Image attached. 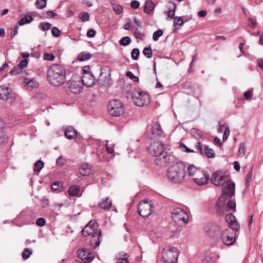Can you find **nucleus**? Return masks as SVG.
<instances>
[{
  "label": "nucleus",
  "mask_w": 263,
  "mask_h": 263,
  "mask_svg": "<svg viewBox=\"0 0 263 263\" xmlns=\"http://www.w3.org/2000/svg\"><path fill=\"white\" fill-rule=\"evenodd\" d=\"M151 133L154 137L160 136L162 133V130L160 124L157 122H154L151 128Z\"/></svg>",
  "instance_id": "obj_22"
},
{
  "label": "nucleus",
  "mask_w": 263,
  "mask_h": 263,
  "mask_svg": "<svg viewBox=\"0 0 263 263\" xmlns=\"http://www.w3.org/2000/svg\"><path fill=\"white\" fill-rule=\"evenodd\" d=\"M235 187V183L230 179L223 182L222 194L216 204L217 211L220 215H223L224 214L226 200L231 198L234 195Z\"/></svg>",
  "instance_id": "obj_3"
},
{
  "label": "nucleus",
  "mask_w": 263,
  "mask_h": 263,
  "mask_svg": "<svg viewBox=\"0 0 263 263\" xmlns=\"http://www.w3.org/2000/svg\"><path fill=\"white\" fill-rule=\"evenodd\" d=\"M15 99V95L9 91V87L0 86V99L9 100L12 102Z\"/></svg>",
  "instance_id": "obj_17"
},
{
  "label": "nucleus",
  "mask_w": 263,
  "mask_h": 263,
  "mask_svg": "<svg viewBox=\"0 0 263 263\" xmlns=\"http://www.w3.org/2000/svg\"><path fill=\"white\" fill-rule=\"evenodd\" d=\"M148 150L151 155L155 157V161L157 165L165 166L170 162V156L164 151L162 143L154 142L149 145Z\"/></svg>",
  "instance_id": "obj_1"
},
{
  "label": "nucleus",
  "mask_w": 263,
  "mask_h": 263,
  "mask_svg": "<svg viewBox=\"0 0 263 263\" xmlns=\"http://www.w3.org/2000/svg\"><path fill=\"white\" fill-rule=\"evenodd\" d=\"M155 8V5L153 2L151 0L146 1L144 4V12L147 14H150L153 12Z\"/></svg>",
  "instance_id": "obj_23"
},
{
  "label": "nucleus",
  "mask_w": 263,
  "mask_h": 263,
  "mask_svg": "<svg viewBox=\"0 0 263 263\" xmlns=\"http://www.w3.org/2000/svg\"><path fill=\"white\" fill-rule=\"evenodd\" d=\"M80 192V188L77 185H74L70 187L68 190L69 194L71 196H76Z\"/></svg>",
  "instance_id": "obj_32"
},
{
  "label": "nucleus",
  "mask_w": 263,
  "mask_h": 263,
  "mask_svg": "<svg viewBox=\"0 0 263 263\" xmlns=\"http://www.w3.org/2000/svg\"><path fill=\"white\" fill-rule=\"evenodd\" d=\"M24 86L28 90L32 91L39 86V83L34 78H26L23 82Z\"/></svg>",
  "instance_id": "obj_18"
},
{
  "label": "nucleus",
  "mask_w": 263,
  "mask_h": 263,
  "mask_svg": "<svg viewBox=\"0 0 263 263\" xmlns=\"http://www.w3.org/2000/svg\"><path fill=\"white\" fill-rule=\"evenodd\" d=\"M112 205L111 200L109 198H106L104 200L99 203V205L102 209L104 210H108Z\"/></svg>",
  "instance_id": "obj_26"
},
{
  "label": "nucleus",
  "mask_w": 263,
  "mask_h": 263,
  "mask_svg": "<svg viewBox=\"0 0 263 263\" xmlns=\"http://www.w3.org/2000/svg\"><path fill=\"white\" fill-rule=\"evenodd\" d=\"M196 148L199 152L201 154H203V151L202 149V147L200 142H198L195 145Z\"/></svg>",
  "instance_id": "obj_60"
},
{
  "label": "nucleus",
  "mask_w": 263,
  "mask_h": 263,
  "mask_svg": "<svg viewBox=\"0 0 263 263\" xmlns=\"http://www.w3.org/2000/svg\"><path fill=\"white\" fill-rule=\"evenodd\" d=\"M179 256L178 249L175 247H166L164 248L162 253V258L164 263H175Z\"/></svg>",
  "instance_id": "obj_7"
},
{
  "label": "nucleus",
  "mask_w": 263,
  "mask_h": 263,
  "mask_svg": "<svg viewBox=\"0 0 263 263\" xmlns=\"http://www.w3.org/2000/svg\"><path fill=\"white\" fill-rule=\"evenodd\" d=\"M65 136L69 139L76 138L77 136V132L71 126L65 127L64 129Z\"/></svg>",
  "instance_id": "obj_20"
},
{
  "label": "nucleus",
  "mask_w": 263,
  "mask_h": 263,
  "mask_svg": "<svg viewBox=\"0 0 263 263\" xmlns=\"http://www.w3.org/2000/svg\"><path fill=\"white\" fill-rule=\"evenodd\" d=\"M172 218L174 222L180 226L185 224L189 222L187 213L181 208H175L172 212Z\"/></svg>",
  "instance_id": "obj_8"
},
{
  "label": "nucleus",
  "mask_w": 263,
  "mask_h": 263,
  "mask_svg": "<svg viewBox=\"0 0 263 263\" xmlns=\"http://www.w3.org/2000/svg\"><path fill=\"white\" fill-rule=\"evenodd\" d=\"M154 206L152 203L148 202L147 200H144L138 204V212L139 214L143 217H147L153 212Z\"/></svg>",
  "instance_id": "obj_10"
},
{
  "label": "nucleus",
  "mask_w": 263,
  "mask_h": 263,
  "mask_svg": "<svg viewBox=\"0 0 263 263\" xmlns=\"http://www.w3.org/2000/svg\"><path fill=\"white\" fill-rule=\"evenodd\" d=\"M22 69L17 65L15 66L10 71L11 75H15L21 72Z\"/></svg>",
  "instance_id": "obj_53"
},
{
  "label": "nucleus",
  "mask_w": 263,
  "mask_h": 263,
  "mask_svg": "<svg viewBox=\"0 0 263 263\" xmlns=\"http://www.w3.org/2000/svg\"><path fill=\"white\" fill-rule=\"evenodd\" d=\"M140 52L138 49L134 48L132 51V58L134 60H137L139 58Z\"/></svg>",
  "instance_id": "obj_47"
},
{
  "label": "nucleus",
  "mask_w": 263,
  "mask_h": 263,
  "mask_svg": "<svg viewBox=\"0 0 263 263\" xmlns=\"http://www.w3.org/2000/svg\"><path fill=\"white\" fill-rule=\"evenodd\" d=\"M126 76L131 79L134 82H137L139 81V78L135 76L132 72L127 71L126 73Z\"/></svg>",
  "instance_id": "obj_49"
},
{
  "label": "nucleus",
  "mask_w": 263,
  "mask_h": 263,
  "mask_svg": "<svg viewBox=\"0 0 263 263\" xmlns=\"http://www.w3.org/2000/svg\"><path fill=\"white\" fill-rule=\"evenodd\" d=\"M186 176V166L181 162H173L167 172V178L173 183H182Z\"/></svg>",
  "instance_id": "obj_2"
},
{
  "label": "nucleus",
  "mask_w": 263,
  "mask_h": 263,
  "mask_svg": "<svg viewBox=\"0 0 263 263\" xmlns=\"http://www.w3.org/2000/svg\"><path fill=\"white\" fill-rule=\"evenodd\" d=\"M94 259V255L89 250L83 248V263H90Z\"/></svg>",
  "instance_id": "obj_24"
},
{
  "label": "nucleus",
  "mask_w": 263,
  "mask_h": 263,
  "mask_svg": "<svg viewBox=\"0 0 263 263\" xmlns=\"http://www.w3.org/2000/svg\"><path fill=\"white\" fill-rule=\"evenodd\" d=\"M95 78L90 71L89 66L83 67V85L91 87L94 85Z\"/></svg>",
  "instance_id": "obj_11"
},
{
  "label": "nucleus",
  "mask_w": 263,
  "mask_h": 263,
  "mask_svg": "<svg viewBox=\"0 0 263 263\" xmlns=\"http://www.w3.org/2000/svg\"><path fill=\"white\" fill-rule=\"evenodd\" d=\"M91 173L90 166L87 163H83V176H88Z\"/></svg>",
  "instance_id": "obj_37"
},
{
  "label": "nucleus",
  "mask_w": 263,
  "mask_h": 263,
  "mask_svg": "<svg viewBox=\"0 0 263 263\" xmlns=\"http://www.w3.org/2000/svg\"><path fill=\"white\" fill-rule=\"evenodd\" d=\"M143 54L147 58L150 59L153 56V51L151 47H145L143 50Z\"/></svg>",
  "instance_id": "obj_36"
},
{
  "label": "nucleus",
  "mask_w": 263,
  "mask_h": 263,
  "mask_svg": "<svg viewBox=\"0 0 263 263\" xmlns=\"http://www.w3.org/2000/svg\"><path fill=\"white\" fill-rule=\"evenodd\" d=\"M51 33L53 36L58 37L61 34V31L58 28L54 27L51 29Z\"/></svg>",
  "instance_id": "obj_54"
},
{
  "label": "nucleus",
  "mask_w": 263,
  "mask_h": 263,
  "mask_svg": "<svg viewBox=\"0 0 263 263\" xmlns=\"http://www.w3.org/2000/svg\"><path fill=\"white\" fill-rule=\"evenodd\" d=\"M35 6L38 9H43L46 6V0H36Z\"/></svg>",
  "instance_id": "obj_40"
},
{
  "label": "nucleus",
  "mask_w": 263,
  "mask_h": 263,
  "mask_svg": "<svg viewBox=\"0 0 263 263\" xmlns=\"http://www.w3.org/2000/svg\"><path fill=\"white\" fill-rule=\"evenodd\" d=\"M209 179V176L206 171L200 170L192 179L198 185L206 184Z\"/></svg>",
  "instance_id": "obj_14"
},
{
  "label": "nucleus",
  "mask_w": 263,
  "mask_h": 263,
  "mask_svg": "<svg viewBox=\"0 0 263 263\" xmlns=\"http://www.w3.org/2000/svg\"><path fill=\"white\" fill-rule=\"evenodd\" d=\"M134 34L136 39H140L141 40H142L145 36V34L144 33L139 31L137 29L135 30Z\"/></svg>",
  "instance_id": "obj_48"
},
{
  "label": "nucleus",
  "mask_w": 263,
  "mask_h": 263,
  "mask_svg": "<svg viewBox=\"0 0 263 263\" xmlns=\"http://www.w3.org/2000/svg\"><path fill=\"white\" fill-rule=\"evenodd\" d=\"M31 254V252L28 248H26L22 253V257L26 259L29 257Z\"/></svg>",
  "instance_id": "obj_51"
},
{
  "label": "nucleus",
  "mask_w": 263,
  "mask_h": 263,
  "mask_svg": "<svg viewBox=\"0 0 263 263\" xmlns=\"http://www.w3.org/2000/svg\"><path fill=\"white\" fill-rule=\"evenodd\" d=\"M223 228L216 224H211L204 228V231L211 237H214L220 233L223 230Z\"/></svg>",
  "instance_id": "obj_16"
},
{
  "label": "nucleus",
  "mask_w": 263,
  "mask_h": 263,
  "mask_svg": "<svg viewBox=\"0 0 263 263\" xmlns=\"http://www.w3.org/2000/svg\"><path fill=\"white\" fill-rule=\"evenodd\" d=\"M98 81L101 85L109 86L111 84V79L110 74L104 77L103 73L101 72Z\"/></svg>",
  "instance_id": "obj_21"
},
{
  "label": "nucleus",
  "mask_w": 263,
  "mask_h": 263,
  "mask_svg": "<svg viewBox=\"0 0 263 263\" xmlns=\"http://www.w3.org/2000/svg\"><path fill=\"white\" fill-rule=\"evenodd\" d=\"M108 110L109 114L113 116L118 117L122 115L124 112L123 104L119 100L110 101L108 106Z\"/></svg>",
  "instance_id": "obj_9"
},
{
  "label": "nucleus",
  "mask_w": 263,
  "mask_h": 263,
  "mask_svg": "<svg viewBox=\"0 0 263 263\" xmlns=\"http://www.w3.org/2000/svg\"><path fill=\"white\" fill-rule=\"evenodd\" d=\"M100 230L97 229V223L95 220H90L83 228V236H91L98 233Z\"/></svg>",
  "instance_id": "obj_15"
},
{
  "label": "nucleus",
  "mask_w": 263,
  "mask_h": 263,
  "mask_svg": "<svg viewBox=\"0 0 263 263\" xmlns=\"http://www.w3.org/2000/svg\"><path fill=\"white\" fill-rule=\"evenodd\" d=\"M170 4H172L173 6V10H169L167 11H166L165 13H167L168 17L172 19L174 18L175 14V11L177 7V5L172 2H170Z\"/></svg>",
  "instance_id": "obj_33"
},
{
  "label": "nucleus",
  "mask_w": 263,
  "mask_h": 263,
  "mask_svg": "<svg viewBox=\"0 0 263 263\" xmlns=\"http://www.w3.org/2000/svg\"><path fill=\"white\" fill-rule=\"evenodd\" d=\"M183 24L184 21L181 17L177 16L174 17V22L173 24L174 27H175L177 25L181 26H182Z\"/></svg>",
  "instance_id": "obj_42"
},
{
  "label": "nucleus",
  "mask_w": 263,
  "mask_h": 263,
  "mask_svg": "<svg viewBox=\"0 0 263 263\" xmlns=\"http://www.w3.org/2000/svg\"><path fill=\"white\" fill-rule=\"evenodd\" d=\"M51 189L53 191L57 192H61L63 189V183L60 181L55 182L51 185Z\"/></svg>",
  "instance_id": "obj_27"
},
{
  "label": "nucleus",
  "mask_w": 263,
  "mask_h": 263,
  "mask_svg": "<svg viewBox=\"0 0 263 263\" xmlns=\"http://www.w3.org/2000/svg\"><path fill=\"white\" fill-rule=\"evenodd\" d=\"M34 172L39 173L44 166V162L41 160L37 161L34 164Z\"/></svg>",
  "instance_id": "obj_35"
},
{
  "label": "nucleus",
  "mask_w": 263,
  "mask_h": 263,
  "mask_svg": "<svg viewBox=\"0 0 263 263\" xmlns=\"http://www.w3.org/2000/svg\"><path fill=\"white\" fill-rule=\"evenodd\" d=\"M92 57V54L90 53H83V61L88 60Z\"/></svg>",
  "instance_id": "obj_64"
},
{
  "label": "nucleus",
  "mask_w": 263,
  "mask_h": 263,
  "mask_svg": "<svg viewBox=\"0 0 263 263\" xmlns=\"http://www.w3.org/2000/svg\"><path fill=\"white\" fill-rule=\"evenodd\" d=\"M28 65V61L26 59H24L22 60L20 63L18 64V66L23 69L25 67H26Z\"/></svg>",
  "instance_id": "obj_56"
},
{
  "label": "nucleus",
  "mask_w": 263,
  "mask_h": 263,
  "mask_svg": "<svg viewBox=\"0 0 263 263\" xmlns=\"http://www.w3.org/2000/svg\"><path fill=\"white\" fill-rule=\"evenodd\" d=\"M39 28L43 31H47L50 29L51 24L49 23L42 22L39 24Z\"/></svg>",
  "instance_id": "obj_38"
},
{
  "label": "nucleus",
  "mask_w": 263,
  "mask_h": 263,
  "mask_svg": "<svg viewBox=\"0 0 263 263\" xmlns=\"http://www.w3.org/2000/svg\"><path fill=\"white\" fill-rule=\"evenodd\" d=\"M180 147L181 148L184 149L185 152H186L187 153L193 152H194L193 150L190 149L189 148L187 147V146L185 144H184L183 143H181L180 144Z\"/></svg>",
  "instance_id": "obj_61"
},
{
  "label": "nucleus",
  "mask_w": 263,
  "mask_h": 263,
  "mask_svg": "<svg viewBox=\"0 0 263 263\" xmlns=\"http://www.w3.org/2000/svg\"><path fill=\"white\" fill-rule=\"evenodd\" d=\"M246 152V146L243 143H241L239 146V148L238 152V155L240 157H243V156H245Z\"/></svg>",
  "instance_id": "obj_39"
},
{
  "label": "nucleus",
  "mask_w": 263,
  "mask_h": 263,
  "mask_svg": "<svg viewBox=\"0 0 263 263\" xmlns=\"http://www.w3.org/2000/svg\"><path fill=\"white\" fill-rule=\"evenodd\" d=\"M42 205L43 207H47L49 205V201L48 199H43L42 200Z\"/></svg>",
  "instance_id": "obj_63"
},
{
  "label": "nucleus",
  "mask_w": 263,
  "mask_h": 263,
  "mask_svg": "<svg viewBox=\"0 0 263 263\" xmlns=\"http://www.w3.org/2000/svg\"><path fill=\"white\" fill-rule=\"evenodd\" d=\"M229 180L228 176L222 173L221 171H216L213 173L211 179V182L215 186H219L223 182Z\"/></svg>",
  "instance_id": "obj_12"
},
{
  "label": "nucleus",
  "mask_w": 263,
  "mask_h": 263,
  "mask_svg": "<svg viewBox=\"0 0 263 263\" xmlns=\"http://www.w3.org/2000/svg\"><path fill=\"white\" fill-rule=\"evenodd\" d=\"M46 220L44 218H39L36 221V224L40 227L44 226Z\"/></svg>",
  "instance_id": "obj_55"
},
{
  "label": "nucleus",
  "mask_w": 263,
  "mask_h": 263,
  "mask_svg": "<svg viewBox=\"0 0 263 263\" xmlns=\"http://www.w3.org/2000/svg\"><path fill=\"white\" fill-rule=\"evenodd\" d=\"M221 238L223 243L227 246L233 244L235 240L234 234L231 233L230 230L227 228L222 230Z\"/></svg>",
  "instance_id": "obj_13"
},
{
  "label": "nucleus",
  "mask_w": 263,
  "mask_h": 263,
  "mask_svg": "<svg viewBox=\"0 0 263 263\" xmlns=\"http://www.w3.org/2000/svg\"><path fill=\"white\" fill-rule=\"evenodd\" d=\"M91 236L90 244L93 248H96L99 246L100 241L102 239L101 231H99L98 233Z\"/></svg>",
  "instance_id": "obj_19"
},
{
  "label": "nucleus",
  "mask_w": 263,
  "mask_h": 263,
  "mask_svg": "<svg viewBox=\"0 0 263 263\" xmlns=\"http://www.w3.org/2000/svg\"><path fill=\"white\" fill-rule=\"evenodd\" d=\"M67 160L63 156H60L57 160L56 163L58 165L62 166L66 163Z\"/></svg>",
  "instance_id": "obj_46"
},
{
  "label": "nucleus",
  "mask_w": 263,
  "mask_h": 263,
  "mask_svg": "<svg viewBox=\"0 0 263 263\" xmlns=\"http://www.w3.org/2000/svg\"><path fill=\"white\" fill-rule=\"evenodd\" d=\"M96 32L94 29H89L87 32V36L88 37H93L95 36Z\"/></svg>",
  "instance_id": "obj_58"
},
{
  "label": "nucleus",
  "mask_w": 263,
  "mask_h": 263,
  "mask_svg": "<svg viewBox=\"0 0 263 263\" xmlns=\"http://www.w3.org/2000/svg\"><path fill=\"white\" fill-rule=\"evenodd\" d=\"M70 90L73 93H79L81 92L82 87L74 83L70 85Z\"/></svg>",
  "instance_id": "obj_31"
},
{
  "label": "nucleus",
  "mask_w": 263,
  "mask_h": 263,
  "mask_svg": "<svg viewBox=\"0 0 263 263\" xmlns=\"http://www.w3.org/2000/svg\"><path fill=\"white\" fill-rule=\"evenodd\" d=\"M131 40L129 36L124 37L122 38L119 41L120 44L122 46H127L129 44Z\"/></svg>",
  "instance_id": "obj_41"
},
{
  "label": "nucleus",
  "mask_w": 263,
  "mask_h": 263,
  "mask_svg": "<svg viewBox=\"0 0 263 263\" xmlns=\"http://www.w3.org/2000/svg\"><path fill=\"white\" fill-rule=\"evenodd\" d=\"M163 32L162 30L159 29L155 31L153 35V39L155 41L158 40L159 38L163 35Z\"/></svg>",
  "instance_id": "obj_44"
},
{
  "label": "nucleus",
  "mask_w": 263,
  "mask_h": 263,
  "mask_svg": "<svg viewBox=\"0 0 263 263\" xmlns=\"http://www.w3.org/2000/svg\"><path fill=\"white\" fill-rule=\"evenodd\" d=\"M112 9L117 14H120L122 13L123 8L119 4H114L112 5Z\"/></svg>",
  "instance_id": "obj_45"
},
{
  "label": "nucleus",
  "mask_w": 263,
  "mask_h": 263,
  "mask_svg": "<svg viewBox=\"0 0 263 263\" xmlns=\"http://www.w3.org/2000/svg\"><path fill=\"white\" fill-rule=\"evenodd\" d=\"M47 17L52 18L57 15V14L52 11H48L46 12Z\"/></svg>",
  "instance_id": "obj_62"
},
{
  "label": "nucleus",
  "mask_w": 263,
  "mask_h": 263,
  "mask_svg": "<svg viewBox=\"0 0 263 263\" xmlns=\"http://www.w3.org/2000/svg\"><path fill=\"white\" fill-rule=\"evenodd\" d=\"M244 97L246 100H250L252 98V91L249 90L244 93Z\"/></svg>",
  "instance_id": "obj_59"
},
{
  "label": "nucleus",
  "mask_w": 263,
  "mask_h": 263,
  "mask_svg": "<svg viewBox=\"0 0 263 263\" xmlns=\"http://www.w3.org/2000/svg\"><path fill=\"white\" fill-rule=\"evenodd\" d=\"M120 256L116 258L115 263H128L127 258L128 255L124 253L123 254L119 255Z\"/></svg>",
  "instance_id": "obj_30"
},
{
  "label": "nucleus",
  "mask_w": 263,
  "mask_h": 263,
  "mask_svg": "<svg viewBox=\"0 0 263 263\" xmlns=\"http://www.w3.org/2000/svg\"><path fill=\"white\" fill-rule=\"evenodd\" d=\"M227 199L225 202L224 212L226 211L232 212L228 214L226 216V220L228 223L230 228L232 230L238 231L240 229L239 224L236 218L232 213L235 212L236 210V203L235 201Z\"/></svg>",
  "instance_id": "obj_5"
},
{
  "label": "nucleus",
  "mask_w": 263,
  "mask_h": 263,
  "mask_svg": "<svg viewBox=\"0 0 263 263\" xmlns=\"http://www.w3.org/2000/svg\"><path fill=\"white\" fill-rule=\"evenodd\" d=\"M47 73L49 82L54 86H60L65 81V70L61 65H52L49 68Z\"/></svg>",
  "instance_id": "obj_4"
},
{
  "label": "nucleus",
  "mask_w": 263,
  "mask_h": 263,
  "mask_svg": "<svg viewBox=\"0 0 263 263\" xmlns=\"http://www.w3.org/2000/svg\"><path fill=\"white\" fill-rule=\"evenodd\" d=\"M140 6V3L137 1H133L130 3V7L135 9H138Z\"/></svg>",
  "instance_id": "obj_57"
},
{
  "label": "nucleus",
  "mask_w": 263,
  "mask_h": 263,
  "mask_svg": "<svg viewBox=\"0 0 263 263\" xmlns=\"http://www.w3.org/2000/svg\"><path fill=\"white\" fill-rule=\"evenodd\" d=\"M82 61V53H80L78 54L77 59L72 61V67L74 69H76L79 66V65H80Z\"/></svg>",
  "instance_id": "obj_29"
},
{
  "label": "nucleus",
  "mask_w": 263,
  "mask_h": 263,
  "mask_svg": "<svg viewBox=\"0 0 263 263\" xmlns=\"http://www.w3.org/2000/svg\"><path fill=\"white\" fill-rule=\"evenodd\" d=\"M204 153L208 158H214L215 157L214 150L209 148L207 145L204 147Z\"/></svg>",
  "instance_id": "obj_34"
},
{
  "label": "nucleus",
  "mask_w": 263,
  "mask_h": 263,
  "mask_svg": "<svg viewBox=\"0 0 263 263\" xmlns=\"http://www.w3.org/2000/svg\"><path fill=\"white\" fill-rule=\"evenodd\" d=\"M132 98L135 104L140 107L147 105L150 102L149 95L138 89L132 91Z\"/></svg>",
  "instance_id": "obj_6"
},
{
  "label": "nucleus",
  "mask_w": 263,
  "mask_h": 263,
  "mask_svg": "<svg viewBox=\"0 0 263 263\" xmlns=\"http://www.w3.org/2000/svg\"><path fill=\"white\" fill-rule=\"evenodd\" d=\"M33 20V18L30 15L24 16L18 22L20 25L22 26L26 24L31 23Z\"/></svg>",
  "instance_id": "obj_28"
},
{
  "label": "nucleus",
  "mask_w": 263,
  "mask_h": 263,
  "mask_svg": "<svg viewBox=\"0 0 263 263\" xmlns=\"http://www.w3.org/2000/svg\"><path fill=\"white\" fill-rule=\"evenodd\" d=\"M106 151L108 153L112 154L114 152V147L115 145L114 144H109V141L108 140L106 141L105 144Z\"/></svg>",
  "instance_id": "obj_43"
},
{
  "label": "nucleus",
  "mask_w": 263,
  "mask_h": 263,
  "mask_svg": "<svg viewBox=\"0 0 263 263\" xmlns=\"http://www.w3.org/2000/svg\"><path fill=\"white\" fill-rule=\"evenodd\" d=\"M55 58V56L52 54L49 53H45L44 54V59L45 60H48V61H53Z\"/></svg>",
  "instance_id": "obj_50"
},
{
  "label": "nucleus",
  "mask_w": 263,
  "mask_h": 263,
  "mask_svg": "<svg viewBox=\"0 0 263 263\" xmlns=\"http://www.w3.org/2000/svg\"><path fill=\"white\" fill-rule=\"evenodd\" d=\"M200 170H201L193 165H190L187 168L186 167V172H187V175L191 177L192 179Z\"/></svg>",
  "instance_id": "obj_25"
},
{
  "label": "nucleus",
  "mask_w": 263,
  "mask_h": 263,
  "mask_svg": "<svg viewBox=\"0 0 263 263\" xmlns=\"http://www.w3.org/2000/svg\"><path fill=\"white\" fill-rule=\"evenodd\" d=\"M230 129L228 126H226L224 130L223 136V141H226L229 135H230Z\"/></svg>",
  "instance_id": "obj_52"
}]
</instances>
